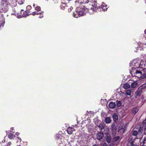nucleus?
Returning <instances> with one entry per match:
<instances>
[{"label":"nucleus","mask_w":146,"mask_h":146,"mask_svg":"<svg viewBox=\"0 0 146 146\" xmlns=\"http://www.w3.org/2000/svg\"><path fill=\"white\" fill-rule=\"evenodd\" d=\"M11 144V143L10 142H9L7 144V146H10Z\"/></svg>","instance_id":"nucleus-32"},{"label":"nucleus","mask_w":146,"mask_h":146,"mask_svg":"<svg viewBox=\"0 0 146 146\" xmlns=\"http://www.w3.org/2000/svg\"><path fill=\"white\" fill-rule=\"evenodd\" d=\"M113 121L114 122H116L118 121V115L116 113H115L112 116Z\"/></svg>","instance_id":"nucleus-7"},{"label":"nucleus","mask_w":146,"mask_h":146,"mask_svg":"<svg viewBox=\"0 0 146 146\" xmlns=\"http://www.w3.org/2000/svg\"><path fill=\"white\" fill-rule=\"evenodd\" d=\"M142 89H141H141L139 90V88L138 89V91H137V92L136 93V94H138V96H139V95H140L141 93V92H142Z\"/></svg>","instance_id":"nucleus-25"},{"label":"nucleus","mask_w":146,"mask_h":146,"mask_svg":"<svg viewBox=\"0 0 146 146\" xmlns=\"http://www.w3.org/2000/svg\"><path fill=\"white\" fill-rule=\"evenodd\" d=\"M68 11L69 12H70L72 10L70 9L69 8V9H68Z\"/></svg>","instance_id":"nucleus-37"},{"label":"nucleus","mask_w":146,"mask_h":146,"mask_svg":"<svg viewBox=\"0 0 146 146\" xmlns=\"http://www.w3.org/2000/svg\"><path fill=\"white\" fill-rule=\"evenodd\" d=\"M59 138L58 137L57 138V139H58V138Z\"/></svg>","instance_id":"nucleus-48"},{"label":"nucleus","mask_w":146,"mask_h":146,"mask_svg":"<svg viewBox=\"0 0 146 146\" xmlns=\"http://www.w3.org/2000/svg\"><path fill=\"white\" fill-rule=\"evenodd\" d=\"M144 32H145V33L146 34V29L144 31Z\"/></svg>","instance_id":"nucleus-42"},{"label":"nucleus","mask_w":146,"mask_h":146,"mask_svg":"<svg viewBox=\"0 0 146 146\" xmlns=\"http://www.w3.org/2000/svg\"><path fill=\"white\" fill-rule=\"evenodd\" d=\"M129 143L130 144L131 146H139L137 143H134V141H129Z\"/></svg>","instance_id":"nucleus-12"},{"label":"nucleus","mask_w":146,"mask_h":146,"mask_svg":"<svg viewBox=\"0 0 146 146\" xmlns=\"http://www.w3.org/2000/svg\"><path fill=\"white\" fill-rule=\"evenodd\" d=\"M144 121H145L146 122V118L144 120Z\"/></svg>","instance_id":"nucleus-45"},{"label":"nucleus","mask_w":146,"mask_h":146,"mask_svg":"<svg viewBox=\"0 0 146 146\" xmlns=\"http://www.w3.org/2000/svg\"><path fill=\"white\" fill-rule=\"evenodd\" d=\"M56 1H56V3H57V2H58V1H58V0H56Z\"/></svg>","instance_id":"nucleus-46"},{"label":"nucleus","mask_w":146,"mask_h":146,"mask_svg":"<svg viewBox=\"0 0 146 146\" xmlns=\"http://www.w3.org/2000/svg\"><path fill=\"white\" fill-rule=\"evenodd\" d=\"M103 146H108L107 144L106 143H104L103 144Z\"/></svg>","instance_id":"nucleus-33"},{"label":"nucleus","mask_w":146,"mask_h":146,"mask_svg":"<svg viewBox=\"0 0 146 146\" xmlns=\"http://www.w3.org/2000/svg\"><path fill=\"white\" fill-rule=\"evenodd\" d=\"M19 133H16V134H15V135H17V136H18L19 135Z\"/></svg>","instance_id":"nucleus-38"},{"label":"nucleus","mask_w":146,"mask_h":146,"mask_svg":"<svg viewBox=\"0 0 146 146\" xmlns=\"http://www.w3.org/2000/svg\"><path fill=\"white\" fill-rule=\"evenodd\" d=\"M139 76L142 78H145L146 77V70L144 72V73H142V74L141 75H139Z\"/></svg>","instance_id":"nucleus-15"},{"label":"nucleus","mask_w":146,"mask_h":146,"mask_svg":"<svg viewBox=\"0 0 146 146\" xmlns=\"http://www.w3.org/2000/svg\"><path fill=\"white\" fill-rule=\"evenodd\" d=\"M142 143L143 144L142 145H141L142 146H146V145L145 144V143L144 142H143Z\"/></svg>","instance_id":"nucleus-34"},{"label":"nucleus","mask_w":146,"mask_h":146,"mask_svg":"<svg viewBox=\"0 0 146 146\" xmlns=\"http://www.w3.org/2000/svg\"><path fill=\"white\" fill-rule=\"evenodd\" d=\"M138 96V94H136V93H135V97L136 98H137V96Z\"/></svg>","instance_id":"nucleus-36"},{"label":"nucleus","mask_w":146,"mask_h":146,"mask_svg":"<svg viewBox=\"0 0 146 146\" xmlns=\"http://www.w3.org/2000/svg\"><path fill=\"white\" fill-rule=\"evenodd\" d=\"M111 121V118L110 117H106L105 119V121L107 123H110Z\"/></svg>","instance_id":"nucleus-11"},{"label":"nucleus","mask_w":146,"mask_h":146,"mask_svg":"<svg viewBox=\"0 0 146 146\" xmlns=\"http://www.w3.org/2000/svg\"><path fill=\"white\" fill-rule=\"evenodd\" d=\"M135 73L136 74H140V75H141L142 74V72H141L140 71L138 70H136Z\"/></svg>","instance_id":"nucleus-27"},{"label":"nucleus","mask_w":146,"mask_h":146,"mask_svg":"<svg viewBox=\"0 0 146 146\" xmlns=\"http://www.w3.org/2000/svg\"><path fill=\"white\" fill-rule=\"evenodd\" d=\"M137 85V83L136 82H133L131 84V88H135Z\"/></svg>","instance_id":"nucleus-18"},{"label":"nucleus","mask_w":146,"mask_h":146,"mask_svg":"<svg viewBox=\"0 0 146 146\" xmlns=\"http://www.w3.org/2000/svg\"><path fill=\"white\" fill-rule=\"evenodd\" d=\"M104 131V134L106 135L109 134L110 130L109 129L107 128H106Z\"/></svg>","instance_id":"nucleus-13"},{"label":"nucleus","mask_w":146,"mask_h":146,"mask_svg":"<svg viewBox=\"0 0 146 146\" xmlns=\"http://www.w3.org/2000/svg\"><path fill=\"white\" fill-rule=\"evenodd\" d=\"M106 141L107 143H109L111 142V138L110 135V134L108 135H106Z\"/></svg>","instance_id":"nucleus-8"},{"label":"nucleus","mask_w":146,"mask_h":146,"mask_svg":"<svg viewBox=\"0 0 146 146\" xmlns=\"http://www.w3.org/2000/svg\"><path fill=\"white\" fill-rule=\"evenodd\" d=\"M73 8V7H71L70 9L72 10V9Z\"/></svg>","instance_id":"nucleus-41"},{"label":"nucleus","mask_w":146,"mask_h":146,"mask_svg":"<svg viewBox=\"0 0 146 146\" xmlns=\"http://www.w3.org/2000/svg\"><path fill=\"white\" fill-rule=\"evenodd\" d=\"M66 4L65 3L62 2L61 3L60 7L61 9L62 10H64L66 7Z\"/></svg>","instance_id":"nucleus-10"},{"label":"nucleus","mask_w":146,"mask_h":146,"mask_svg":"<svg viewBox=\"0 0 146 146\" xmlns=\"http://www.w3.org/2000/svg\"><path fill=\"white\" fill-rule=\"evenodd\" d=\"M131 91L130 90H127L126 92V94L127 95L130 96L131 94Z\"/></svg>","instance_id":"nucleus-23"},{"label":"nucleus","mask_w":146,"mask_h":146,"mask_svg":"<svg viewBox=\"0 0 146 146\" xmlns=\"http://www.w3.org/2000/svg\"><path fill=\"white\" fill-rule=\"evenodd\" d=\"M82 1V0H76V1Z\"/></svg>","instance_id":"nucleus-43"},{"label":"nucleus","mask_w":146,"mask_h":146,"mask_svg":"<svg viewBox=\"0 0 146 146\" xmlns=\"http://www.w3.org/2000/svg\"><path fill=\"white\" fill-rule=\"evenodd\" d=\"M10 132H11V130H10Z\"/></svg>","instance_id":"nucleus-47"},{"label":"nucleus","mask_w":146,"mask_h":146,"mask_svg":"<svg viewBox=\"0 0 146 146\" xmlns=\"http://www.w3.org/2000/svg\"><path fill=\"white\" fill-rule=\"evenodd\" d=\"M120 139V137L119 136L114 137V139L115 141H117Z\"/></svg>","instance_id":"nucleus-28"},{"label":"nucleus","mask_w":146,"mask_h":146,"mask_svg":"<svg viewBox=\"0 0 146 146\" xmlns=\"http://www.w3.org/2000/svg\"><path fill=\"white\" fill-rule=\"evenodd\" d=\"M104 136V134L103 133L102 131H99L97 134L96 138L98 140H100L103 139Z\"/></svg>","instance_id":"nucleus-3"},{"label":"nucleus","mask_w":146,"mask_h":146,"mask_svg":"<svg viewBox=\"0 0 146 146\" xmlns=\"http://www.w3.org/2000/svg\"><path fill=\"white\" fill-rule=\"evenodd\" d=\"M31 14L33 15H38V13L37 12L35 11L33 12Z\"/></svg>","instance_id":"nucleus-30"},{"label":"nucleus","mask_w":146,"mask_h":146,"mask_svg":"<svg viewBox=\"0 0 146 146\" xmlns=\"http://www.w3.org/2000/svg\"><path fill=\"white\" fill-rule=\"evenodd\" d=\"M73 16L74 17L77 18L78 17H80L79 15V14H78L77 13H76V11L75 12H74L73 13Z\"/></svg>","instance_id":"nucleus-22"},{"label":"nucleus","mask_w":146,"mask_h":146,"mask_svg":"<svg viewBox=\"0 0 146 146\" xmlns=\"http://www.w3.org/2000/svg\"><path fill=\"white\" fill-rule=\"evenodd\" d=\"M43 17V15H40V16H39V18H42V17Z\"/></svg>","instance_id":"nucleus-35"},{"label":"nucleus","mask_w":146,"mask_h":146,"mask_svg":"<svg viewBox=\"0 0 146 146\" xmlns=\"http://www.w3.org/2000/svg\"><path fill=\"white\" fill-rule=\"evenodd\" d=\"M121 104V102L120 101H118L117 102V106L119 107L120 106Z\"/></svg>","instance_id":"nucleus-29"},{"label":"nucleus","mask_w":146,"mask_h":146,"mask_svg":"<svg viewBox=\"0 0 146 146\" xmlns=\"http://www.w3.org/2000/svg\"><path fill=\"white\" fill-rule=\"evenodd\" d=\"M98 127L99 129H100V130L101 131L104 129V126L101 123L99 125H98Z\"/></svg>","instance_id":"nucleus-19"},{"label":"nucleus","mask_w":146,"mask_h":146,"mask_svg":"<svg viewBox=\"0 0 146 146\" xmlns=\"http://www.w3.org/2000/svg\"><path fill=\"white\" fill-rule=\"evenodd\" d=\"M145 88H146V82L145 83L143 84L139 88V90Z\"/></svg>","instance_id":"nucleus-17"},{"label":"nucleus","mask_w":146,"mask_h":146,"mask_svg":"<svg viewBox=\"0 0 146 146\" xmlns=\"http://www.w3.org/2000/svg\"><path fill=\"white\" fill-rule=\"evenodd\" d=\"M130 86V85L127 83L125 84L123 86V88L125 89L128 88Z\"/></svg>","instance_id":"nucleus-21"},{"label":"nucleus","mask_w":146,"mask_h":146,"mask_svg":"<svg viewBox=\"0 0 146 146\" xmlns=\"http://www.w3.org/2000/svg\"><path fill=\"white\" fill-rule=\"evenodd\" d=\"M23 10H21L20 12V18L22 17H26L27 16H29V15H31V13H30L29 11H23Z\"/></svg>","instance_id":"nucleus-2"},{"label":"nucleus","mask_w":146,"mask_h":146,"mask_svg":"<svg viewBox=\"0 0 146 146\" xmlns=\"http://www.w3.org/2000/svg\"><path fill=\"white\" fill-rule=\"evenodd\" d=\"M138 134L139 135L138 131L136 130H133L132 131V135L133 136H136Z\"/></svg>","instance_id":"nucleus-20"},{"label":"nucleus","mask_w":146,"mask_h":146,"mask_svg":"<svg viewBox=\"0 0 146 146\" xmlns=\"http://www.w3.org/2000/svg\"><path fill=\"white\" fill-rule=\"evenodd\" d=\"M143 131V128L142 127H139L138 131L139 135H141Z\"/></svg>","instance_id":"nucleus-14"},{"label":"nucleus","mask_w":146,"mask_h":146,"mask_svg":"<svg viewBox=\"0 0 146 146\" xmlns=\"http://www.w3.org/2000/svg\"><path fill=\"white\" fill-rule=\"evenodd\" d=\"M138 107H134L132 111V113L133 114L135 115L139 110Z\"/></svg>","instance_id":"nucleus-6"},{"label":"nucleus","mask_w":146,"mask_h":146,"mask_svg":"<svg viewBox=\"0 0 146 146\" xmlns=\"http://www.w3.org/2000/svg\"><path fill=\"white\" fill-rule=\"evenodd\" d=\"M111 129L112 131V133L113 135H115L116 134V128L115 125L113 123L111 126Z\"/></svg>","instance_id":"nucleus-4"},{"label":"nucleus","mask_w":146,"mask_h":146,"mask_svg":"<svg viewBox=\"0 0 146 146\" xmlns=\"http://www.w3.org/2000/svg\"><path fill=\"white\" fill-rule=\"evenodd\" d=\"M73 131H75L74 128L68 127L67 129V133L69 134H72Z\"/></svg>","instance_id":"nucleus-5"},{"label":"nucleus","mask_w":146,"mask_h":146,"mask_svg":"<svg viewBox=\"0 0 146 146\" xmlns=\"http://www.w3.org/2000/svg\"><path fill=\"white\" fill-rule=\"evenodd\" d=\"M33 6L34 7H35V4L34 3L33 4Z\"/></svg>","instance_id":"nucleus-44"},{"label":"nucleus","mask_w":146,"mask_h":146,"mask_svg":"<svg viewBox=\"0 0 146 146\" xmlns=\"http://www.w3.org/2000/svg\"><path fill=\"white\" fill-rule=\"evenodd\" d=\"M35 9L37 11H39L40 10L41 8L40 6H37L35 7Z\"/></svg>","instance_id":"nucleus-26"},{"label":"nucleus","mask_w":146,"mask_h":146,"mask_svg":"<svg viewBox=\"0 0 146 146\" xmlns=\"http://www.w3.org/2000/svg\"><path fill=\"white\" fill-rule=\"evenodd\" d=\"M14 128L13 127H11V129L12 130H13V129Z\"/></svg>","instance_id":"nucleus-39"},{"label":"nucleus","mask_w":146,"mask_h":146,"mask_svg":"<svg viewBox=\"0 0 146 146\" xmlns=\"http://www.w3.org/2000/svg\"><path fill=\"white\" fill-rule=\"evenodd\" d=\"M109 106L110 108L113 109L115 107L116 105L115 103L111 102L109 103Z\"/></svg>","instance_id":"nucleus-9"},{"label":"nucleus","mask_w":146,"mask_h":146,"mask_svg":"<svg viewBox=\"0 0 146 146\" xmlns=\"http://www.w3.org/2000/svg\"><path fill=\"white\" fill-rule=\"evenodd\" d=\"M28 9L30 10L31 9V7L30 5H28L27 7Z\"/></svg>","instance_id":"nucleus-31"},{"label":"nucleus","mask_w":146,"mask_h":146,"mask_svg":"<svg viewBox=\"0 0 146 146\" xmlns=\"http://www.w3.org/2000/svg\"><path fill=\"white\" fill-rule=\"evenodd\" d=\"M143 125L144 127V133L146 132V122L145 121H143Z\"/></svg>","instance_id":"nucleus-16"},{"label":"nucleus","mask_w":146,"mask_h":146,"mask_svg":"<svg viewBox=\"0 0 146 146\" xmlns=\"http://www.w3.org/2000/svg\"><path fill=\"white\" fill-rule=\"evenodd\" d=\"M47 1H48V0H47Z\"/></svg>","instance_id":"nucleus-49"},{"label":"nucleus","mask_w":146,"mask_h":146,"mask_svg":"<svg viewBox=\"0 0 146 146\" xmlns=\"http://www.w3.org/2000/svg\"><path fill=\"white\" fill-rule=\"evenodd\" d=\"M75 3L76 6L79 5V7H77L76 10V13L79 16H83L86 9L94 11L100 8H102V7L98 8L96 1L94 0H82L81 1H75Z\"/></svg>","instance_id":"nucleus-1"},{"label":"nucleus","mask_w":146,"mask_h":146,"mask_svg":"<svg viewBox=\"0 0 146 146\" xmlns=\"http://www.w3.org/2000/svg\"><path fill=\"white\" fill-rule=\"evenodd\" d=\"M92 146H98L96 144H94Z\"/></svg>","instance_id":"nucleus-40"},{"label":"nucleus","mask_w":146,"mask_h":146,"mask_svg":"<svg viewBox=\"0 0 146 146\" xmlns=\"http://www.w3.org/2000/svg\"><path fill=\"white\" fill-rule=\"evenodd\" d=\"M8 137L10 139H12L13 137V134L12 133H9L8 135Z\"/></svg>","instance_id":"nucleus-24"}]
</instances>
